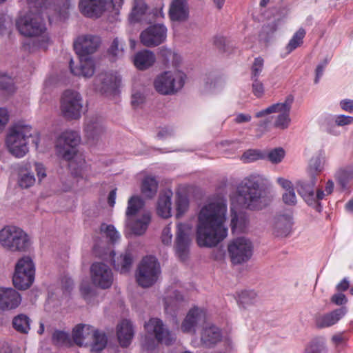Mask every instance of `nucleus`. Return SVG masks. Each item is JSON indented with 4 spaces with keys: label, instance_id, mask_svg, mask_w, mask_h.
I'll return each instance as SVG.
<instances>
[{
    "label": "nucleus",
    "instance_id": "0eeeda50",
    "mask_svg": "<svg viewBox=\"0 0 353 353\" xmlns=\"http://www.w3.org/2000/svg\"><path fill=\"white\" fill-rule=\"evenodd\" d=\"M34 265L29 256L19 259L16 264L15 272L12 277L14 286L20 290L30 287L34 279Z\"/></svg>",
    "mask_w": 353,
    "mask_h": 353
},
{
    "label": "nucleus",
    "instance_id": "b1692460",
    "mask_svg": "<svg viewBox=\"0 0 353 353\" xmlns=\"http://www.w3.org/2000/svg\"><path fill=\"white\" fill-rule=\"evenodd\" d=\"M20 294L12 288H0V307L2 309H14L21 303Z\"/></svg>",
    "mask_w": 353,
    "mask_h": 353
},
{
    "label": "nucleus",
    "instance_id": "a878e982",
    "mask_svg": "<svg viewBox=\"0 0 353 353\" xmlns=\"http://www.w3.org/2000/svg\"><path fill=\"white\" fill-rule=\"evenodd\" d=\"M172 21H184L189 17V7L186 0H173L169 10Z\"/></svg>",
    "mask_w": 353,
    "mask_h": 353
},
{
    "label": "nucleus",
    "instance_id": "4c0bfd02",
    "mask_svg": "<svg viewBox=\"0 0 353 353\" xmlns=\"http://www.w3.org/2000/svg\"><path fill=\"white\" fill-rule=\"evenodd\" d=\"M158 183L154 177L147 176L144 178L141 184V192L147 198L153 197L157 192Z\"/></svg>",
    "mask_w": 353,
    "mask_h": 353
},
{
    "label": "nucleus",
    "instance_id": "864d4df0",
    "mask_svg": "<svg viewBox=\"0 0 353 353\" xmlns=\"http://www.w3.org/2000/svg\"><path fill=\"white\" fill-rule=\"evenodd\" d=\"M53 341L57 345H68L70 343V336L68 333L57 330L52 335Z\"/></svg>",
    "mask_w": 353,
    "mask_h": 353
},
{
    "label": "nucleus",
    "instance_id": "4468645a",
    "mask_svg": "<svg viewBox=\"0 0 353 353\" xmlns=\"http://www.w3.org/2000/svg\"><path fill=\"white\" fill-rule=\"evenodd\" d=\"M167 37V28L163 24H154L144 30L140 34L141 43L148 48L163 43Z\"/></svg>",
    "mask_w": 353,
    "mask_h": 353
},
{
    "label": "nucleus",
    "instance_id": "7c9ffc66",
    "mask_svg": "<svg viewBox=\"0 0 353 353\" xmlns=\"http://www.w3.org/2000/svg\"><path fill=\"white\" fill-rule=\"evenodd\" d=\"M94 327L89 325H77L72 331L74 342L79 346L87 345L91 340Z\"/></svg>",
    "mask_w": 353,
    "mask_h": 353
},
{
    "label": "nucleus",
    "instance_id": "cd10ccee",
    "mask_svg": "<svg viewBox=\"0 0 353 353\" xmlns=\"http://www.w3.org/2000/svg\"><path fill=\"white\" fill-rule=\"evenodd\" d=\"M173 193L171 190H165L160 193L157 205L158 215L163 219L171 216L172 202Z\"/></svg>",
    "mask_w": 353,
    "mask_h": 353
},
{
    "label": "nucleus",
    "instance_id": "f03ea898",
    "mask_svg": "<svg viewBox=\"0 0 353 353\" xmlns=\"http://www.w3.org/2000/svg\"><path fill=\"white\" fill-rule=\"evenodd\" d=\"M239 201L250 210H261L272 202L274 194L271 183L264 176L252 174L245 178L237 186Z\"/></svg>",
    "mask_w": 353,
    "mask_h": 353
},
{
    "label": "nucleus",
    "instance_id": "e2e57ef3",
    "mask_svg": "<svg viewBox=\"0 0 353 353\" xmlns=\"http://www.w3.org/2000/svg\"><path fill=\"white\" fill-rule=\"evenodd\" d=\"M9 116L8 110L6 108H0V133L4 129L6 125L8 122Z\"/></svg>",
    "mask_w": 353,
    "mask_h": 353
},
{
    "label": "nucleus",
    "instance_id": "e433bc0d",
    "mask_svg": "<svg viewBox=\"0 0 353 353\" xmlns=\"http://www.w3.org/2000/svg\"><path fill=\"white\" fill-rule=\"evenodd\" d=\"M324 162V152L320 151L316 156L313 157L310 161L308 169L309 176H312L313 174H315L317 178V175L323 170Z\"/></svg>",
    "mask_w": 353,
    "mask_h": 353
},
{
    "label": "nucleus",
    "instance_id": "6e6d98bb",
    "mask_svg": "<svg viewBox=\"0 0 353 353\" xmlns=\"http://www.w3.org/2000/svg\"><path fill=\"white\" fill-rule=\"evenodd\" d=\"M260 159H265V156L256 150H248L242 155V159L246 162H251Z\"/></svg>",
    "mask_w": 353,
    "mask_h": 353
},
{
    "label": "nucleus",
    "instance_id": "f704fd0d",
    "mask_svg": "<svg viewBox=\"0 0 353 353\" xmlns=\"http://www.w3.org/2000/svg\"><path fill=\"white\" fill-rule=\"evenodd\" d=\"M150 213L145 212L143 214L141 218L136 219L130 223L132 231L137 235H141L146 231L150 222Z\"/></svg>",
    "mask_w": 353,
    "mask_h": 353
},
{
    "label": "nucleus",
    "instance_id": "8fccbe9b",
    "mask_svg": "<svg viewBox=\"0 0 353 353\" xmlns=\"http://www.w3.org/2000/svg\"><path fill=\"white\" fill-rule=\"evenodd\" d=\"M19 185L23 188H28L35 182V178L32 173L21 171L19 178Z\"/></svg>",
    "mask_w": 353,
    "mask_h": 353
},
{
    "label": "nucleus",
    "instance_id": "69168bd1",
    "mask_svg": "<svg viewBox=\"0 0 353 353\" xmlns=\"http://www.w3.org/2000/svg\"><path fill=\"white\" fill-rule=\"evenodd\" d=\"M171 229L169 226L163 228L161 234V241L164 245H170L172 242Z\"/></svg>",
    "mask_w": 353,
    "mask_h": 353
},
{
    "label": "nucleus",
    "instance_id": "72a5a7b5",
    "mask_svg": "<svg viewBox=\"0 0 353 353\" xmlns=\"http://www.w3.org/2000/svg\"><path fill=\"white\" fill-rule=\"evenodd\" d=\"M85 132L88 139H97L103 132L101 123L97 119H89L85 125Z\"/></svg>",
    "mask_w": 353,
    "mask_h": 353
},
{
    "label": "nucleus",
    "instance_id": "a19ab883",
    "mask_svg": "<svg viewBox=\"0 0 353 353\" xmlns=\"http://www.w3.org/2000/svg\"><path fill=\"white\" fill-rule=\"evenodd\" d=\"M143 201L139 196H134L130 198L125 212L128 223L130 221V216L135 215L143 207Z\"/></svg>",
    "mask_w": 353,
    "mask_h": 353
},
{
    "label": "nucleus",
    "instance_id": "f3484780",
    "mask_svg": "<svg viewBox=\"0 0 353 353\" xmlns=\"http://www.w3.org/2000/svg\"><path fill=\"white\" fill-rule=\"evenodd\" d=\"M100 44L101 39L98 36L85 34L76 39L74 48L78 56L90 57L97 50Z\"/></svg>",
    "mask_w": 353,
    "mask_h": 353
},
{
    "label": "nucleus",
    "instance_id": "7ed1b4c3",
    "mask_svg": "<svg viewBox=\"0 0 353 353\" xmlns=\"http://www.w3.org/2000/svg\"><path fill=\"white\" fill-rule=\"evenodd\" d=\"M39 141V134L36 130L29 125L19 122L10 128L6 142L10 153L17 158H21L28 152L30 141L37 148Z\"/></svg>",
    "mask_w": 353,
    "mask_h": 353
},
{
    "label": "nucleus",
    "instance_id": "aec40b11",
    "mask_svg": "<svg viewBox=\"0 0 353 353\" xmlns=\"http://www.w3.org/2000/svg\"><path fill=\"white\" fill-rule=\"evenodd\" d=\"M108 0H80L79 8L80 12L85 17H101L105 10Z\"/></svg>",
    "mask_w": 353,
    "mask_h": 353
},
{
    "label": "nucleus",
    "instance_id": "20e7f679",
    "mask_svg": "<svg viewBox=\"0 0 353 353\" xmlns=\"http://www.w3.org/2000/svg\"><path fill=\"white\" fill-rule=\"evenodd\" d=\"M17 28L24 37L37 39L35 46L46 48L49 41L46 27L41 17L33 13L21 16L16 21Z\"/></svg>",
    "mask_w": 353,
    "mask_h": 353
},
{
    "label": "nucleus",
    "instance_id": "5fc2aeb1",
    "mask_svg": "<svg viewBox=\"0 0 353 353\" xmlns=\"http://www.w3.org/2000/svg\"><path fill=\"white\" fill-rule=\"evenodd\" d=\"M263 68V59L261 57L256 58L251 68V79H259Z\"/></svg>",
    "mask_w": 353,
    "mask_h": 353
},
{
    "label": "nucleus",
    "instance_id": "c756f323",
    "mask_svg": "<svg viewBox=\"0 0 353 353\" xmlns=\"http://www.w3.org/2000/svg\"><path fill=\"white\" fill-rule=\"evenodd\" d=\"M292 228V216L290 214H278L274 217V234L276 236H287Z\"/></svg>",
    "mask_w": 353,
    "mask_h": 353
},
{
    "label": "nucleus",
    "instance_id": "6e6552de",
    "mask_svg": "<svg viewBox=\"0 0 353 353\" xmlns=\"http://www.w3.org/2000/svg\"><path fill=\"white\" fill-rule=\"evenodd\" d=\"M80 141L81 137L78 132L67 130L62 132L56 141L58 156L65 161H71L77 152V147Z\"/></svg>",
    "mask_w": 353,
    "mask_h": 353
},
{
    "label": "nucleus",
    "instance_id": "1a4fd4ad",
    "mask_svg": "<svg viewBox=\"0 0 353 353\" xmlns=\"http://www.w3.org/2000/svg\"><path fill=\"white\" fill-rule=\"evenodd\" d=\"M185 77L183 73L173 74L170 71L164 72L155 79V90L161 94H172L182 88Z\"/></svg>",
    "mask_w": 353,
    "mask_h": 353
},
{
    "label": "nucleus",
    "instance_id": "3c124183",
    "mask_svg": "<svg viewBox=\"0 0 353 353\" xmlns=\"http://www.w3.org/2000/svg\"><path fill=\"white\" fill-rule=\"evenodd\" d=\"M284 156V150L281 148H277L270 150L265 157V159H267L272 163L276 164L283 160Z\"/></svg>",
    "mask_w": 353,
    "mask_h": 353
},
{
    "label": "nucleus",
    "instance_id": "774afa93",
    "mask_svg": "<svg viewBox=\"0 0 353 353\" xmlns=\"http://www.w3.org/2000/svg\"><path fill=\"white\" fill-rule=\"evenodd\" d=\"M145 98L144 96L140 92H134L132 95V105L134 107H137L140 104L144 102Z\"/></svg>",
    "mask_w": 353,
    "mask_h": 353
},
{
    "label": "nucleus",
    "instance_id": "bf43d9fd",
    "mask_svg": "<svg viewBox=\"0 0 353 353\" xmlns=\"http://www.w3.org/2000/svg\"><path fill=\"white\" fill-rule=\"evenodd\" d=\"M252 81V92L256 97H261L264 93V87L259 79H251Z\"/></svg>",
    "mask_w": 353,
    "mask_h": 353
},
{
    "label": "nucleus",
    "instance_id": "5701e85b",
    "mask_svg": "<svg viewBox=\"0 0 353 353\" xmlns=\"http://www.w3.org/2000/svg\"><path fill=\"white\" fill-rule=\"evenodd\" d=\"M79 65L74 67V61L70 59L69 66L72 74L77 76L91 77L94 73V63L90 57L79 56Z\"/></svg>",
    "mask_w": 353,
    "mask_h": 353
},
{
    "label": "nucleus",
    "instance_id": "c03bdc74",
    "mask_svg": "<svg viewBox=\"0 0 353 353\" xmlns=\"http://www.w3.org/2000/svg\"><path fill=\"white\" fill-rule=\"evenodd\" d=\"M231 228L233 232H242L247 225V219L243 214H232Z\"/></svg>",
    "mask_w": 353,
    "mask_h": 353
},
{
    "label": "nucleus",
    "instance_id": "c85d7f7f",
    "mask_svg": "<svg viewBox=\"0 0 353 353\" xmlns=\"http://www.w3.org/2000/svg\"><path fill=\"white\" fill-rule=\"evenodd\" d=\"M132 61L136 68L143 71L154 65L156 61V57L152 51L143 50L137 52Z\"/></svg>",
    "mask_w": 353,
    "mask_h": 353
},
{
    "label": "nucleus",
    "instance_id": "4d7b16f0",
    "mask_svg": "<svg viewBox=\"0 0 353 353\" xmlns=\"http://www.w3.org/2000/svg\"><path fill=\"white\" fill-rule=\"evenodd\" d=\"M101 230L105 232L106 236L108 237L112 242H115L119 237L118 232L112 225H102Z\"/></svg>",
    "mask_w": 353,
    "mask_h": 353
},
{
    "label": "nucleus",
    "instance_id": "f257e3e1",
    "mask_svg": "<svg viewBox=\"0 0 353 353\" xmlns=\"http://www.w3.org/2000/svg\"><path fill=\"white\" fill-rule=\"evenodd\" d=\"M227 205L223 199H217L204 205L198 215L196 242L200 247L216 246L227 236L225 227Z\"/></svg>",
    "mask_w": 353,
    "mask_h": 353
},
{
    "label": "nucleus",
    "instance_id": "c9c22d12",
    "mask_svg": "<svg viewBox=\"0 0 353 353\" xmlns=\"http://www.w3.org/2000/svg\"><path fill=\"white\" fill-rule=\"evenodd\" d=\"M30 319L23 314H18L12 319L14 329L19 333L28 334L30 330Z\"/></svg>",
    "mask_w": 353,
    "mask_h": 353
},
{
    "label": "nucleus",
    "instance_id": "13d9d810",
    "mask_svg": "<svg viewBox=\"0 0 353 353\" xmlns=\"http://www.w3.org/2000/svg\"><path fill=\"white\" fill-rule=\"evenodd\" d=\"M282 199L285 205L294 206L296 204V196L294 189L285 192L282 195Z\"/></svg>",
    "mask_w": 353,
    "mask_h": 353
},
{
    "label": "nucleus",
    "instance_id": "603ef678",
    "mask_svg": "<svg viewBox=\"0 0 353 353\" xmlns=\"http://www.w3.org/2000/svg\"><path fill=\"white\" fill-rule=\"evenodd\" d=\"M304 353H325V346L323 341L314 340L306 347Z\"/></svg>",
    "mask_w": 353,
    "mask_h": 353
},
{
    "label": "nucleus",
    "instance_id": "a18cd8bd",
    "mask_svg": "<svg viewBox=\"0 0 353 353\" xmlns=\"http://www.w3.org/2000/svg\"><path fill=\"white\" fill-rule=\"evenodd\" d=\"M189 208V200L187 196L177 194L176 199V217L180 219L188 211Z\"/></svg>",
    "mask_w": 353,
    "mask_h": 353
},
{
    "label": "nucleus",
    "instance_id": "6ab92c4d",
    "mask_svg": "<svg viewBox=\"0 0 353 353\" xmlns=\"http://www.w3.org/2000/svg\"><path fill=\"white\" fill-rule=\"evenodd\" d=\"M205 314L203 310L199 307H193L189 310L185 318L181 323V330L185 333L194 334L196 328L199 324L204 321Z\"/></svg>",
    "mask_w": 353,
    "mask_h": 353
},
{
    "label": "nucleus",
    "instance_id": "f8f14e48",
    "mask_svg": "<svg viewBox=\"0 0 353 353\" xmlns=\"http://www.w3.org/2000/svg\"><path fill=\"white\" fill-rule=\"evenodd\" d=\"M82 107V97L79 92L70 90L63 92L61 110L65 118L70 120L79 119Z\"/></svg>",
    "mask_w": 353,
    "mask_h": 353
},
{
    "label": "nucleus",
    "instance_id": "dca6fc26",
    "mask_svg": "<svg viewBox=\"0 0 353 353\" xmlns=\"http://www.w3.org/2000/svg\"><path fill=\"white\" fill-rule=\"evenodd\" d=\"M91 278L93 283L103 289L110 288L113 282L111 269L105 263H94L90 268Z\"/></svg>",
    "mask_w": 353,
    "mask_h": 353
},
{
    "label": "nucleus",
    "instance_id": "2eb2a0df",
    "mask_svg": "<svg viewBox=\"0 0 353 353\" xmlns=\"http://www.w3.org/2000/svg\"><path fill=\"white\" fill-rule=\"evenodd\" d=\"M145 327L148 332L154 333L156 339L161 343L170 345L176 340L175 334L171 332L159 319H150L145 324Z\"/></svg>",
    "mask_w": 353,
    "mask_h": 353
},
{
    "label": "nucleus",
    "instance_id": "39448f33",
    "mask_svg": "<svg viewBox=\"0 0 353 353\" xmlns=\"http://www.w3.org/2000/svg\"><path fill=\"white\" fill-rule=\"evenodd\" d=\"M0 243L12 252H26L31 244L28 235L21 228L14 226L5 227L0 231Z\"/></svg>",
    "mask_w": 353,
    "mask_h": 353
},
{
    "label": "nucleus",
    "instance_id": "680f3d73",
    "mask_svg": "<svg viewBox=\"0 0 353 353\" xmlns=\"http://www.w3.org/2000/svg\"><path fill=\"white\" fill-rule=\"evenodd\" d=\"M335 123L339 126H344L353 123V117L339 115L335 119Z\"/></svg>",
    "mask_w": 353,
    "mask_h": 353
},
{
    "label": "nucleus",
    "instance_id": "052dcab7",
    "mask_svg": "<svg viewBox=\"0 0 353 353\" xmlns=\"http://www.w3.org/2000/svg\"><path fill=\"white\" fill-rule=\"evenodd\" d=\"M325 196V193L323 190L321 189H317L316 193H314V203L310 205L313 206L316 211L321 212L322 207L321 203H319V201L322 200Z\"/></svg>",
    "mask_w": 353,
    "mask_h": 353
},
{
    "label": "nucleus",
    "instance_id": "37998d69",
    "mask_svg": "<svg viewBox=\"0 0 353 353\" xmlns=\"http://www.w3.org/2000/svg\"><path fill=\"white\" fill-rule=\"evenodd\" d=\"M125 42L118 37H116L108 49V53L114 59L121 58L124 53Z\"/></svg>",
    "mask_w": 353,
    "mask_h": 353
},
{
    "label": "nucleus",
    "instance_id": "ddd939ff",
    "mask_svg": "<svg viewBox=\"0 0 353 353\" xmlns=\"http://www.w3.org/2000/svg\"><path fill=\"white\" fill-rule=\"evenodd\" d=\"M192 236V228L190 224L182 223L177 224L174 249L176 255L182 261H185L188 257Z\"/></svg>",
    "mask_w": 353,
    "mask_h": 353
},
{
    "label": "nucleus",
    "instance_id": "49530a36",
    "mask_svg": "<svg viewBox=\"0 0 353 353\" xmlns=\"http://www.w3.org/2000/svg\"><path fill=\"white\" fill-rule=\"evenodd\" d=\"M305 35V31L302 28H299V30L294 33L286 47L288 53L291 52L303 43Z\"/></svg>",
    "mask_w": 353,
    "mask_h": 353
},
{
    "label": "nucleus",
    "instance_id": "a211bd4d",
    "mask_svg": "<svg viewBox=\"0 0 353 353\" xmlns=\"http://www.w3.org/2000/svg\"><path fill=\"white\" fill-rule=\"evenodd\" d=\"M148 10V6L143 0H134V6L129 15V20L131 23H137L139 21H146L151 23L152 20L158 17L159 15L163 17V13L161 10H158L157 8L152 10L149 15H152V18L147 19L145 16Z\"/></svg>",
    "mask_w": 353,
    "mask_h": 353
},
{
    "label": "nucleus",
    "instance_id": "ea45409f",
    "mask_svg": "<svg viewBox=\"0 0 353 353\" xmlns=\"http://www.w3.org/2000/svg\"><path fill=\"white\" fill-rule=\"evenodd\" d=\"M335 178L341 187L346 189L353 178V169L352 168H341L335 174Z\"/></svg>",
    "mask_w": 353,
    "mask_h": 353
},
{
    "label": "nucleus",
    "instance_id": "58836bf2",
    "mask_svg": "<svg viewBox=\"0 0 353 353\" xmlns=\"http://www.w3.org/2000/svg\"><path fill=\"white\" fill-rule=\"evenodd\" d=\"M91 339L92 340L91 343V350L92 352H100L106 346L108 341L107 336L102 332L94 329Z\"/></svg>",
    "mask_w": 353,
    "mask_h": 353
},
{
    "label": "nucleus",
    "instance_id": "2f4dec72",
    "mask_svg": "<svg viewBox=\"0 0 353 353\" xmlns=\"http://www.w3.org/2000/svg\"><path fill=\"white\" fill-rule=\"evenodd\" d=\"M118 341L121 347H128L133 338L134 330L132 323L128 320H123L118 325L117 330Z\"/></svg>",
    "mask_w": 353,
    "mask_h": 353
},
{
    "label": "nucleus",
    "instance_id": "9d476101",
    "mask_svg": "<svg viewBox=\"0 0 353 353\" xmlns=\"http://www.w3.org/2000/svg\"><path fill=\"white\" fill-rule=\"evenodd\" d=\"M252 243L245 237L234 239L228 245V254L234 265L247 262L252 255Z\"/></svg>",
    "mask_w": 353,
    "mask_h": 353
},
{
    "label": "nucleus",
    "instance_id": "338daca9",
    "mask_svg": "<svg viewBox=\"0 0 353 353\" xmlns=\"http://www.w3.org/2000/svg\"><path fill=\"white\" fill-rule=\"evenodd\" d=\"M34 170L37 172L38 179L41 181L43 178L46 176V169L43 165L41 163L35 162L34 163Z\"/></svg>",
    "mask_w": 353,
    "mask_h": 353
},
{
    "label": "nucleus",
    "instance_id": "09e8293b",
    "mask_svg": "<svg viewBox=\"0 0 353 353\" xmlns=\"http://www.w3.org/2000/svg\"><path fill=\"white\" fill-rule=\"evenodd\" d=\"M239 300L243 306L254 304L257 301V294L254 290H244L240 293Z\"/></svg>",
    "mask_w": 353,
    "mask_h": 353
},
{
    "label": "nucleus",
    "instance_id": "79ce46f5",
    "mask_svg": "<svg viewBox=\"0 0 353 353\" xmlns=\"http://www.w3.org/2000/svg\"><path fill=\"white\" fill-rule=\"evenodd\" d=\"M14 91L13 80L6 75L0 76V97L12 94Z\"/></svg>",
    "mask_w": 353,
    "mask_h": 353
},
{
    "label": "nucleus",
    "instance_id": "4be33fe9",
    "mask_svg": "<svg viewBox=\"0 0 353 353\" xmlns=\"http://www.w3.org/2000/svg\"><path fill=\"white\" fill-rule=\"evenodd\" d=\"M317 181L315 174H312L309 180H301L296 183V190L299 195L308 204L314 203V187Z\"/></svg>",
    "mask_w": 353,
    "mask_h": 353
},
{
    "label": "nucleus",
    "instance_id": "473e14b6",
    "mask_svg": "<svg viewBox=\"0 0 353 353\" xmlns=\"http://www.w3.org/2000/svg\"><path fill=\"white\" fill-rule=\"evenodd\" d=\"M221 340V334L219 329L214 325L205 327L203 329L201 341L207 347H212Z\"/></svg>",
    "mask_w": 353,
    "mask_h": 353
},
{
    "label": "nucleus",
    "instance_id": "de8ad7c7",
    "mask_svg": "<svg viewBox=\"0 0 353 353\" xmlns=\"http://www.w3.org/2000/svg\"><path fill=\"white\" fill-rule=\"evenodd\" d=\"M276 25L274 22L263 26L259 34L260 41H263L264 43H268L272 37L274 33L276 32Z\"/></svg>",
    "mask_w": 353,
    "mask_h": 353
},
{
    "label": "nucleus",
    "instance_id": "423d86ee",
    "mask_svg": "<svg viewBox=\"0 0 353 353\" xmlns=\"http://www.w3.org/2000/svg\"><path fill=\"white\" fill-rule=\"evenodd\" d=\"M161 274V267L156 257H144L137 267L135 277L139 285L147 288L153 285Z\"/></svg>",
    "mask_w": 353,
    "mask_h": 353
},
{
    "label": "nucleus",
    "instance_id": "0e129e2a",
    "mask_svg": "<svg viewBox=\"0 0 353 353\" xmlns=\"http://www.w3.org/2000/svg\"><path fill=\"white\" fill-rule=\"evenodd\" d=\"M331 302L337 305H342L347 302V299L345 294L339 292L332 295Z\"/></svg>",
    "mask_w": 353,
    "mask_h": 353
},
{
    "label": "nucleus",
    "instance_id": "bb28decb",
    "mask_svg": "<svg viewBox=\"0 0 353 353\" xmlns=\"http://www.w3.org/2000/svg\"><path fill=\"white\" fill-rule=\"evenodd\" d=\"M114 268L121 274L128 273L132 265L133 256L129 250H125L119 256L115 257V253L111 252Z\"/></svg>",
    "mask_w": 353,
    "mask_h": 353
},
{
    "label": "nucleus",
    "instance_id": "9b49d317",
    "mask_svg": "<svg viewBox=\"0 0 353 353\" xmlns=\"http://www.w3.org/2000/svg\"><path fill=\"white\" fill-rule=\"evenodd\" d=\"M293 100V97L289 95L283 103L273 104L266 109L256 112L255 117L256 118H261L271 113L279 112L280 114L278 115L274 123V126L281 129H285L288 127L290 122V112Z\"/></svg>",
    "mask_w": 353,
    "mask_h": 353
},
{
    "label": "nucleus",
    "instance_id": "412c9836",
    "mask_svg": "<svg viewBox=\"0 0 353 353\" xmlns=\"http://www.w3.org/2000/svg\"><path fill=\"white\" fill-rule=\"evenodd\" d=\"M117 77L112 74L101 72L94 78V89L101 94L112 92L117 88Z\"/></svg>",
    "mask_w": 353,
    "mask_h": 353
},
{
    "label": "nucleus",
    "instance_id": "393cba45",
    "mask_svg": "<svg viewBox=\"0 0 353 353\" xmlns=\"http://www.w3.org/2000/svg\"><path fill=\"white\" fill-rule=\"evenodd\" d=\"M346 312V308L341 307L323 315H319L316 317V325L319 328L332 326L336 324Z\"/></svg>",
    "mask_w": 353,
    "mask_h": 353
}]
</instances>
